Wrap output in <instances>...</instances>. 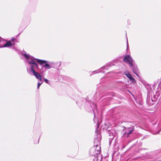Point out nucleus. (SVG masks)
I'll use <instances>...</instances> for the list:
<instances>
[{"instance_id": "423d86ee", "label": "nucleus", "mask_w": 161, "mask_h": 161, "mask_svg": "<svg viewBox=\"0 0 161 161\" xmlns=\"http://www.w3.org/2000/svg\"><path fill=\"white\" fill-rule=\"evenodd\" d=\"M94 149L95 150V153L96 154H98L100 152V147L97 145L96 147H94Z\"/></svg>"}, {"instance_id": "1a4fd4ad", "label": "nucleus", "mask_w": 161, "mask_h": 161, "mask_svg": "<svg viewBox=\"0 0 161 161\" xmlns=\"http://www.w3.org/2000/svg\"><path fill=\"white\" fill-rule=\"evenodd\" d=\"M44 81L47 83H48V80L44 78Z\"/></svg>"}, {"instance_id": "6e6552de", "label": "nucleus", "mask_w": 161, "mask_h": 161, "mask_svg": "<svg viewBox=\"0 0 161 161\" xmlns=\"http://www.w3.org/2000/svg\"><path fill=\"white\" fill-rule=\"evenodd\" d=\"M42 82L41 83L40 82H38V83L37 84V88L38 89L39 88L40 86L42 84Z\"/></svg>"}, {"instance_id": "0eeeda50", "label": "nucleus", "mask_w": 161, "mask_h": 161, "mask_svg": "<svg viewBox=\"0 0 161 161\" xmlns=\"http://www.w3.org/2000/svg\"><path fill=\"white\" fill-rule=\"evenodd\" d=\"M12 44L10 41H8L3 46L0 47H9L11 46Z\"/></svg>"}, {"instance_id": "7ed1b4c3", "label": "nucleus", "mask_w": 161, "mask_h": 161, "mask_svg": "<svg viewBox=\"0 0 161 161\" xmlns=\"http://www.w3.org/2000/svg\"><path fill=\"white\" fill-rule=\"evenodd\" d=\"M31 70L33 74L35 76L36 78L39 80L40 81L42 80V76L39 73L36 72L34 69L33 66L31 67Z\"/></svg>"}, {"instance_id": "20e7f679", "label": "nucleus", "mask_w": 161, "mask_h": 161, "mask_svg": "<svg viewBox=\"0 0 161 161\" xmlns=\"http://www.w3.org/2000/svg\"><path fill=\"white\" fill-rule=\"evenodd\" d=\"M125 74L130 81L133 83H135L136 82L135 80L132 77L131 74L129 72H125Z\"/></svg>"}, {"instance_id": "f8f14e48", "label": "nucleus", "mask_w": 161, "mask_h": 161, "mask_svg": "<svg viewBox=\"0 0 161 161\" xmlns=\"http://www.w3.org/2000/svg\"><path fill=\"white\" fill-rule=\"evenodd\" d=\"M14 40H15V39H14V38H13V39H12V41H13V42H14Z\"/></svg>"}, {"instance_id": "ddd939ff", "label": "nucleus", "mask_w": 161, "mask_h": 161, "mask_svg": "<svg viewBox=\"0 0 161 161\" xmlns=\"http://www.w3.org/2000/svg\"><path fill=\"white\" fill-rule=\"evenodd\" d=\"M127 48H128V41H127Z\"/></svg>"}, {"instance_id": "9d476101", "label": "nucleus", "mask_w": 161, "mask_h": 161, "mask_svg": "<svg viewBox=\"0 0 161 161\" xmlns=\"http://www.w3.org/2000/svg\"><path fill=\"white\" fill-rule=\"evenodd\" d=\"M129 131H130L129 132H128L127 133V134L128 135H129V134H130L131 133V132L132 131V130H130V129L129 130Z\"/></svg>"}, {"instance_id": "9b49d317", "label": "nucleus", "mask_w": 161, "mask_h": 161, "mask_svg": "<svg viewBox=\"0 0 161 161\" xmlns=\"http://www.w3.org/2000/svg\"><path fill=\"white\" fill-rule=\"evenodd\" d=\"M133 72L135 74H136L137 76H138V75H137V73H136L135 72V69H134V68H133Z\"/></svg>"}, {"instance_id": "39448f33", "label": "nucleus", "mask_w": 161, "mask_h": 161, "mask_svg": "<svg viewBox=\"0 0 161 161\" xmlns=\"http://www.w3.org/2000/svg\"><path fill=\"white\" fill-rule=\"evenodd\" d=\"M39 62V63L42 64V65L43 66H45L46 67L47 69H49L50 68V66L48 64L46 63V62L45 61L42 60H37Z\"/></svg>"}, {"instance_id": "f03ea898", "label": "nucleus", "mask_w": 161, "mask_h": 161, "mask_svg": "<svg viewBox=\"0 0 161 161\" xmlns=\"http://www.w3.org/2000/svg\"><path fill=\"white\" fill-rule=\"evenodd\" d=\"M124 61L126 63H128L131 66H133V60L132 58L129 55H126L124 58Z\"/></svg>"}, {"instance_id": "f257e3e1", "label": "nucleus", "mask_w": 161, "mask_h": 161, "mask_svg": "<svg viewBox=\"0 0 161 161\" xmlns=\"http://www.w3.org/2000/svg\"><path fill=\"white\" fill-rule=\"evenodd\" d=\"M24 56L26 58L28 62L30 64H33L31 66V67L32 66H33L34 69L35 68H38L36 62H37L39 63V62L37 60H39V59H35L31 56H29L27 54H24Z\"/></svg>"}]
</instances>
